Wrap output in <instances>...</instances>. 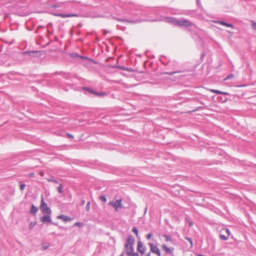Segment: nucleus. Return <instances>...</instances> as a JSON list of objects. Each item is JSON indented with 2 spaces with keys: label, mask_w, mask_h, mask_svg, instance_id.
I'll return each mask as SVG.
<instances>
[{
  "label": "nucleus",
  "mask_w": 256,
  "mask_h": 256,
  "mask_svg": "<svg viewBox=\"0 0 256 256\" xmlns=\"http://www.w3.org/2000/svg\"><path fill=\"white\" fill-rule=\"evenodd\" d=\"M136 250L140 252V256H150V252L146 254L148 250L147 248L141 241L137 242Z\"/></svg>",
  "instance_id": "obj_1"
},
{
  "label": "nucleus",
  "mask_w": 256,
  "mask_h": 256,
  "mask_svg": "<svg viewBox=\"0 0 256 256\" xmlns=\"http://www.w3.org/2000/svg\"><path fill=\"white\" fill-rule=\"evenodd\" d=\"M134 238L132 236H129L124 244V250L134 248Z\"/></svg>",
  "instance_id": "obj_2"
},
{
  "label": "nucleus",
  "mask_w": 256,
  "mask_h": 256,
  "mask_svg": "<svg viewBox=\"0 0 256 256\" xmlns=\"http://www.w3.org/2000/svg\"><path fill=\"white\" fill-rule=\"evenodd\" d=\"M230 235V232L228 228H224L220 231V238L222 240H228Z\"/></svg>",
  "instance_id": "obj_3"
},
{
  "label": "nucleus",
  "mask_w": 256,
  "mask_h": 256,
  "mask_svg": "<svg viewBox=\"0 0 256 256\" xmlns=\"http://www.w3.org/2000/svg\"><path fill=\"white\" fill-rule=\"evenodd\" d=\"M108 204L112 206L116 211H118L119 209L122 208V200H117L114 202H110L108 203Z\"/></svg>",
  "instance_id": "obj_4"
},
{
  "label": "nucleus",
  "mask_w": 256,
  "mask_h": 256,
  "mask_svg": "<svg viewBox=\"0 0 256 256\" xmlns=\"http://www.w3.org/2000/svg\"><path fill=\"white\" fill-rule=\"evenodd\" d=\"M40 208L43 213L47 214H50L51 213L50 209L48 207L47 204L44 202V198L42 197V198Z\"/></svg>",
  "instance_id": "obj_5"
},
{
  "label": "nucleus",
  "mask_w": 256,
  "mask_h": 256,
  "mask_svg": "<svg viewBox=\"0 0 256 256\" xmlns=\"http://www.w3.org/2000/svg\"><path fill=\"white\" fill-rule=\"evenodd\" d=\"M148 246L150 248V252H152V253L156 254L158 256H161L160 251L158 246L153 244L152 243H149Z\"/></svg>",
  "instance_id": "obj_6"
},
{
  "label": "nucleus",
  "mask_w": 256,
  "mask_h": 256,
  "mask_svg": "<svg viewBox=\"0 0 256 256\" xmlns=\"http://www.w3.org/2000/svg\"><path fill=\"white\" fill-rule=\"evenodd\" d=\"M192 25V23L188 20L186 19L178 20V26H184L186 27L190 26Z\"/></svg>",
  "instance_id": "obj_7"
},
{
  "label": "nucleus",
  "mask_w": 256,
  "mask_h": 256,
  "mask_svg": "<svg viewBox=\"0 0 256 256\" xmlns=\"http://www.w3.org/2000/svg\"><path fill=\"white\" fill-rule=\"evenodd\" d=\"M162 248L164 250L166 254H172L174 248L172 247H168L166 244H162Z\"/></svg>",
  "instance_id": "obj_8"
},
{
  "label": "nucleus",
  "mask_w": 256,
  "mask_h": 256,
  "mask_svg": "<svg viewBox=\"0 0 256 256\" xmlns=\"http://www.w3.org/2000/svg\"><path fill=\"white\" fill-rule=\"evenodd\" d=\"M124 252L128 256H139L138 252H134V248L124 250Z\"/></svg>",
  "instance_id": "obj_9"
},
{
  "label": "nucleus",
  "mask_w": 256,
  "mask_h": 256,
  "mask_svg": "<svg viewBox=\"0 0 256 256\" xmlns=\"http://www.w3.org/2000/svg\"><path fill=\"white\" fill-rule=\"evenodd\" d=\"M166 22L173 24L174 26H178V20L172 17H166Z\"/></svg>",
  "instance_id": "obj_10"
},
{
  "label": "nucleus",
  "mask_w": 256,
  "mask_h": 256,
  "mask_svg": "<svg viewBox=\"0 0 256 256\" xmlns=\"http://www.w3.org/2000/svg\"><path fill=\"white\" fill-rule=\"evenodd\" d=\"M54 16H60L62 18H68V17H77L78 16L76 14H54Z\"/></svg>",
  "instance_id": "obj_11"
},
{
  "label": "nucleus",
  "mask_w": 256,
  "mask_h": 256,
  "mask_svg": "<svg viewBox=\"0 0 256 256\" xmlns=\"http://www.w3.org/2000/svg\"><path fill=\"white\" fill-rule=\"evenodd\" d=\"M57 218L62 220L64 222H70L72 220V218L68 216L64 215H60L57 216Z\"/></svg>",
  "instance_id": "obj_12"
},
{
  "label": "nucleus",
  "mask_w": 256,
  "mask_h": 256,
  "mask_svg": "<svg viewBox=\"0 0 256 256\" xmlns=\"http://www.w3.org/2000/svg\"><path fill=\"white\" fill-rule=\"evenodd\" d=\"M41 220L43 222H51V218L50 216L45 215L41 218Z\"/></svg>",
  "instance_id": "obj_13"
},
{
  "label": "nucleus",
  "mask_w": 256,
  "mask_h": 256,
  "mask_svg": "<svg viewBox=\"0 0 256 256\" xmlns=\"http://www.w3.org/2000/svg\"><path fill=\"white\" fill-rule=\"evenodd\" d=\"M209 90L212 92L216 94H228L227 92H222L218 90L210 89Z\"/></svg>",
  "instance_id": "obj_14"
},
{
  "label": "nucleus",
  "mask_w": 256,
  "mask_h": 256,
  "mask_svg": "<svg viewBox=\"0 0 256 256\" xmlns=\"http://www.w3.org/2000/svg\"><path fill=\"white\" fill-rule=\"evenodd\" d=\"M218 23L223 26H226L227 27H230V28H234V26L232 24H227L224 22H218Z\"/></svg>",
  "instance_id": "obj_15"
},
{
  "label": "nucleus",
  "mask_w": 256,
  "mask_h": 256,
  "mask_svg": "<svg viewBox=\"0 0 256 256\" xmlns=\"http://www.w3.org/2000/svg\"><path fill=\"white\" fill-rule=\"evenodd\" d=\"M162 237H164L165 238V241L166 242H172V238L167 235H162Z\"/></svg>",
  "instance_id": "obj_16"
},
{
  "label": "nucleus",
  "mask_w": 256,
  "mask_h": 256,
  "mask_svg": "<svg viewBox=\"0 0 256 256\" xmlns=\"http://www.w3.org/2000/svg\"><path fill=\"white\" fill-rule=\"evenodd\" d=\"M58 184L59 186L58 188V192L59 193L62 194L63 192L62 186L61 184Z\"/></svg>",
  "instance_id": "obj_17"
},
{
  "label": "nucleus",
  "mask_w": 256,
  "mask_h": 256,
  "mask_svg": "<svg viewBox=\"0 0 256 256\" xmlns=\"http://www.w3.org/2000/svg\"><path fill=\"white\" fill-rule=\"evenodd\" d=\"M132 231L136 234L137 237L138 236V232L136 227H134L132 229Z\"/></svg>",
  "instance_id": "obj_18"
},
{
  "label": "nucleus",
  "mask_w": 256,
  "mask_h": 256,
  "mask_svg": "<svg viewBox=\"0 0 256 256\" xmlns=\"http://www.w3.org/2000/svg\"><path fill=\"white\" fill-rule=\"evenodd\" d=\"M99 199L104 202H106L107 200L106 198L104 196H99Z\"/></svg>",
  "instance_id": "obj_19"
},
{
  "label": "nucleus",
  "mask_w": 256,
  "mask_h": 256,
  "mask_svg": "<svg viewBox=\"0 0 256 256\" xmlns=\"http://www.w3.org/2000/svg\"><path fill=\"white\" fill-rule=\"evenodd\" d=\"M90 202H88L86 204V210L87 212H89L90 210Z\"/></svg>",
  "instance_id": "obj_20"
},
{
  "label": "nucleus",
  "mask_w": 256,
  "mask_h": 256,
  "mask_svg": "<svg viewBox=\"0 0 256 256\" xmlns=\"http://www.w3.org/2000/svg\"><path fill=\"white\" fill-rule=\"evenodd\" d=\"M234 78V75L233 74H231L228 75L225 79L224 80H227L228 79L232 78Z\"/></svg>",
  "instance_id": "obj_21"
},
{
  "label": "nucleus",
  "mask_w": 256,
  "mask_h": 256,
  "mask_svg": "<svg viewBox=\"0 0 256 256\" xmlns=\"http://www.w3.org/2000/svg\"><path fill=\"white\" fill-rule=\"evenodd\" d=\"M186 240H188L190 242V248H192V246H193L192 242V239L190 238H186Z\"/></svg>",
  "instance_id": "obj_22"
},
{
  "label": "nucleus",
  "mask_w": 256,
  "mask_h": 256,
  "mask_svg": "<svg viewBox=\"0 0 256 256\" xmlns=\"http://www.w3.org/2000/svg\"><path fill=\"white\" fill-rule=\"evenodd\" d=\"M178 72H164V74H168V75H172V74H176Z\"/></svg>",
  "instance_id": "obj_23"
},
{
  "label": "nucleus",
  "mask_w": 256,
  "mask_h": 256,
  "mask_svg": "<svg viewBox=\"0 0 256 256\" xmlns=\"http://www.w3.org/2000/svg\"><path fill=\"white\" fill-rule=\"evenodd\" d=\"M20 190H23L26 187V185L24 184H20Z\"/></svg>",
  "instance_id": "obj_24"
},
{
  "label": "nucleus",
  "mask_w": 256,
  "mask_h": 256,
  "mask_svg": "<svg viewBox=\"0 0 256 256\" xmlns=\"http://www.w3.org/2000/svg\"><path fill=\"white\" fill-rule=\"evenodd\" d=\"M252 26L254 30H256V22H252Z\"/></svg>",
  "instance_id": "obj_25"
},
{
  "label": "nucleus",
  "mask_w": 256,
  "mask_h": 256,
  "mask_svg": "<svg viewBox=\"0 0 256 256\" xmlns=\"http://www.w3.org/2000/svg\"><path fill=\"white\" fill-rule=\"evenodd\" d=\"M48 180L50 182H55V183H56L58 184V182L56 180H53V179H48Z\"/></svg>",
  "instance_id": "obj_26"
},
{
  "label": "nucleus",
  "mask_w": 256,
  "mask_h": 256,
  "mask_svg": "<svg viewBox=\"0 0 256 256\" xmlns=\"http://www.w3.org/2000/svg\"><path fill=\"white\" fill-rule=\"evenodd\" d=\"M74 226L80 227L82 226V224H80V222H76L74 224Z\"/></svg>",
  "instance_id": "obj_27"
},
{
  "label": "nucleus",
  "mask_w": 256,
  "mask_h": 256,
  "mask_svg": "<svg viewBox=\"0 0 256 256\" xmlns=\"http://www.w3.org/2000/svg\"><path fill=\"white\" fill-rule=\"evenodd\" d=\"M152 234H148L147 235L146 238L148 240H149V239H150L152 238Z\"/></svg>",
  "instance_id": "obj_28"
},
{
  "label": "nucleus",
  "mask_w": 256,
  "mask_h": 256,
  "mask_svg": "<svg viewBox=\"0 0 256 256\" xmlns=\"http://www.w3.org/2000/svg\"><path fill=\"white\" fill-rule=\"evenodd\" d=\"M94 94H96V96H104V94H99V93H98V92H95L94 93Z\"/></svg>",
  "instance_id": "obj_29"
},
{
  "label": "nucleus",
  "mask_w": 256,
  "mask_h": 256,
  "mask_svg": "<svg viewBox=\"0 0 256 256\" xmlns=\"http://www.w3.org/2000/svg\"><path fill=\"white\" fill-rule=\"evenodd\" d=\"M66 135H67V136H68V138H74V136H73L72 134H68H68H66Z\"/></svg>",
  "instance_id": "obj_30"
},
{
  "label": "nucleus",
  "mask_w": 256,
  "mask_h": 256,
  "mask_svg": "<svg viewBox=\"0 0 256 256\" xmlns=\"http://www.w3.org/2000/svg\"><path fill=\"white\" fill-rule=\"evenodd\" d=\"M86 90H87L88 92H91V93H92V94H94V93L95 92L93 90H90V89H89V88H86Z\"/></svg>",
  "instance_id": "obj_31"
},
{
  "label": "nucleus",
  "mask_w": 256,
  "mask_h": 256,
  "mask_svg": "<svg viewBox=\"0 0 256 256\" xmlns=\"http://www.w3.org/2000/svg\"><path fill=\"white\" fill-rule=\"evenodd\" d=\"M38 56V52H33V56Z\"/></svg>",
  "instance_id": "obj_32"
},
{
  "label": "nucleus",
  "mask_w": 256,
  "mask_h": 256,
  "mask_svg": "<svg viewBox=\"0 0 256 256\" xmlns=\"http://www.w3.org/2000/svg\"><path fill=\"white\" fill-rule=\"evenodd\" d=\"M32 208H33V212H36L38 210V209L36 208H35L34 206H33Z\"/></svg>",
  "instance_id": "obj_33"
},
{
  "label": "nucleus",
  "mask_w": 256,
  "mask_h": 256,
  "mask_svg": "<svg viewBox=\"0 0 256 256\" xmlns=\"http://www.w3.org/2000/svg\"><path fill=\"white\" fill-rule=\"evenodd\" d=\"M52 8H58V6H57L54 5V6H52Z\"/></svg>",
  "instance_id": "obj_34"
},
{
  "label": "nucleus",
  "mask_w": 256,
  "mask_h": 256,
  "mask_svg": "<svg viewBox=\"0 0 256 256\" xmlns=\"http://www.w3.org/2000/svg\"><path fill=\"white\" fill-rule=\"evenodd\" d=\"M124 256V254H123V253H122V254H121L120 256Z\"/></svg>",
  "instance_id": "obj_35"
},
{
  "label": "nucleus",
  "mask_w": 256,
  "mask_h": 256,
  "mask_svg": "<svg viewBox=\"0 0 256 256\" xmlns=\"http://www.w3.org/2000/svg\"><path fill=\"white\" fill-rule=\"evenodd\" d=\"M198 256H202V254H198Z\"/></svg>",
  "instance_id": "obj_36"
},
{
  "label": "nucleus",
  "mask_w": 256,
  "mask_h": 256,
  "mask_svg": "<svg viewBox=\"0 0 256 256\" xmlns=\"http://www.w3.org/2000/svg\"><path fill=\"white\" fill-rule=\"evenodd\" d=\"M30 211L32 212V206H31Z\"/></svg>",
  "instance_id": "obj_37"
}]
</instances>
